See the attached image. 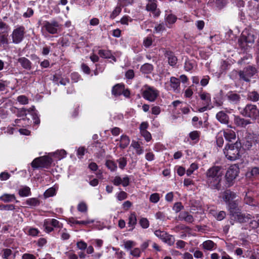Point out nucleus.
I'll return each mask as SVG.
<instances>
[{
    "label": "nucleus",
    "instance_id": "37998d69",
    "mask_svg": "<svg viewBox=\"0 0 259 259\" xmlns=\"http://www.w3.org/2000/svg\"><path fill=\"white\" fill-rule=\"evenodd\" d=\"M121 8L120 6H117L114 10L113 11L112 13L110 15V18L113 19H114L116 16H117L121 12Z\"/></svg>",
    "mask_w": 259,
    "mask_h": 259
},
{
    "label": "nucleus",
    "instance_id": "a19ab883",
    "mask_svg": "<svg viewBox=\"0 0 259 259\" xmlns=\"http://www.w3.org/2000/svg\"><path fill=\"white\" fill-rule=\"evenodd\" d=\"M106 165L111 171H115L117 169L116 164L112 160H107Z\"/></svg>",
    "mask_w": 259,
    "mask_h": 259
},
{
    "label": "nucleus",
    "instance_id": "5fc2aeb1",
    "mask_svg": "<svg viewBox=\"0 0 259 259\" xmlns=\"http://www.w3.org/2000/svg\"><path fill=\"white\" fill-rule=\"evenodd\" d=\"M17 101L21 104H26L28 102L27 98L23 95L18 96Z\"/></svg>",
    "mask_w": 259,
    "mask_h": 259
},
{
    "label": "nucleus",
    "instance_id": "2eb2a0df",
    "mask_svg": "<svg viewBox=\"0 0 259 259\" xmlns=\"http://www.w3.org/2000/svg\"><path fill=\"white\" fill-rule=\"evenodd\" d=\"M99 56L105 59H111L113 62H116V60L114 55H113L111 51L106 50H99L98 51Z\"/></svg>",
    "mask_w": 259,
    "mask_h": 259
},
{
    "label": "nucleus",
    "instance_id": "09e8293b",
    "mask_svg": "<svg viewBox=\"0 0 259 259\" xmlns=\"http://www.w3.org/2000/svg\"><path fill=\"white\" fill-rule=\"evenodd\" d=\"M140 224L143 228L146 229L149 226V223L146 218H142L140 220Z\"/></svg>",
    "mask_w": 259,
    "mask_h": 259
},
{
    "label": "nucleus",
    "instance_id": "c03bdc74",
    "mask_svg": "<svg viewBox=\"0 0 259 259\" xmlns=\"http://www.w3.org/2000/svg\"><path fill=\"white\" fill-rule=\"evenodd\" d=\"M159 199H160V196L158 193H153L150 196L149 200H150V202H151L152 203H157L159 201Z\"/></svg>",
    "mask_w": 259,
    "mask_h": 259
},
{
    "label": "nucleus",
    "instance_id": "5701e85b",
    "mask_svg": "<svg viewBox=\"0 0 259 259\" xmlns=\"http://www.w3.org/2000/svg\"><path fill=\"white\" fill-rule=\"evenodd\" d=\"M237 200H233L227 203L228 205V209L229 211L230 215L240 210L238 207Z\"/></svg>",
    "mask_w": 259,
    "mask_h": 259
},
{
    "label": "nucleus",
    "instance_id": "4c0bfd02",
    "mask_svg": "<svg viewBox=\"0 0 259 259\" xmlns=\"http://www.w3.org/2000/svg\"><path fill=\"white\" fill-rule=\"evenodd\" d=\"M226 0H215V5L216 9L218 10H222L227 5Z\"/></svg>",
    "mask_w": 259,
    "mask_h": 259
},
{
    "label": "nucleus",
    "instance_id": "bf43d9fd",
    "mask_svg": "<svg viewBox=\"0 0 259 259\" xmlns=\"http://www.w3.org/2000/svg\"><path fill=\"white\" fill-rule=\"evenodd\" d=\"M141 253V250L139 248H135L130 252L131 254L135 257H139Z\"/></svg>",
    "mask_w": 259,
    "mask_h": 259
},
{
    "label": "nucleus",
    "instance_id": "dca6fc26",
    "mask_svg": "<svg viewBox=\"0 0 259 259\" xmlns=\"http://www.w3.org/2000/svg\"><path fill=\"white\" fill-rule=\"evenodd\" d=\"M226 96L228 101L233 104L238 103L240 100V95L233 92H228Z\"/></svg>",
    "mask_w": 259,
    "mask_h": 259
},
{
    "label": "nucleus",
    "instance_id": "58836bf2",
    "mask_svg": "<svg viewBox=\"0 0 259 259\" xmlns=\"http://www.w3.org/2000/svg\"><path fill=\"white\" fill-rule=\"evenodd\" d=\"M141 71L144 73H148L150 72L153 69L152 65L146 63L141 67Z\"/></svg>",
    "mask_w": 259,
    "mask_h": 259
},
{
    "label": "nucleus",
    "instance_id": "cd10ccee",
    "mask_svg": "<svg viewBox=\"0 0 259 259\" xmlns=\"http://www.w3.org/2000/svg\"><path fill=\"white\" fill-rule=\"evenodd\" d=\"M51 156H53L57 160H61L66 156V152L64 150H57L55 152L50 154Z\"/></svg>",
    "mask_w": 259,
    "mask_h": 259
},
{
    "label": "nucleus",
    "instance_id": "e433bc0d",
    "mask_svg": "<svg viewBox=\"0 0 259 259\" xmlns=\"http://www.w3.org/2000/svg\"><path fill=\"white\" fill-rule=\"evenodd\" d=\"M248 99L253 102L258 101L259 99V94L256 91L250 92L248 94Z\"/></svg>",
    "mask_w": 259,
    "mask_h": 259
},
{
    "label": "nucleus",
    "instance_id": "c85d7f7f",
    "mask_svg": "<svg viewBox=\"0 0 259 259\" xmlns=\"http://www.w3.org/2000/svg\"><path fill=\"white\" fill-rule=\"evenodd\" d=\"M202 248L207 250H212L216 246L215 244L211 240H207L202 244Z\"/></svg>",
    "mask_w": 259,
    "mask_h": 259
},
{
    "label": "nucleus",
    "instance_id": "79ce46f5",
    "mask_svg": "<svg viewBox=\"0 0 259 259\" xmlns=\"http://www.w3.org/2000/svg\"><path fill=\"white\" fill-rule=\"evenodd\" d=\"M119 164V167L122 169H124L127 164L126 158L125 157H121L117 160Z\"/></svg>",
    "mask_w": 259,
    "mask_h": 259
},
{
    "label": "nucleus",
    "instance_id": "49530a36",
    "mask_svg": "<svg viewBox=\"0 0 259 259\" xmlns=\"http://www.w3.org/2000/svg\"><path fill=\"white\" fill-rule=\"evenodd\" d=\"M223 134H222V132L219 133L218 136H217V144L219 147H222L224 144V139L223 138Z\"/></svg>",
    "mask_w": 259,
    "mask_h": 259
},
{
    "label": "nucleus",
    "instance_id": "2f4dec72",
    "mask_svg": "<svg viewBox=\"0 0 259 259\" xmlns=\"http://www.w3.org/2000/svg\"><path fill=\"white\" fill-rule=\"evenodd\" d=\"M18 62L24 68L26 69H30L31 68V62L27 58L25 57L20 58L18 59Z\"/></svg>",
    "mask_w": 259,
    "mask_h": 259
},
{
    "label": "nucleus",
    "instance_id": "e2e57ef3",
    "mask_svg": "<svg viewBox=\"0 0 259 259\" xmlns=\"http://www.w3.org/2000/svg\"><path fill=\"white\" fill-rule=\"evenodd\" d=\"M209 79L210 77L208 75L204 76L200 81L201 85L203 87L206 86L208 83Z\"/></svg>",
    "mask_w": 259,
    "mask_h": 259
},
{
    "label": "nucleus",
    "instance_id": "052dcab7",
    "mask_svg": "<svg viewBox=\"0 0 259 259\" xmlns=\"http://www.w3.org/2000/svg\"><path fill=\"white\" fill-rule=\"evenodd\" d=\"M142 136H143L146 141H149L151 139V135L150 133L147 131H144L140 132Z\"/></svg>",
    "mask_w": 259,
    "mask_h": 259
},
{
    "label": "nucleus",
    "instance_id": "0eeeda50",
    "mask_svg": "<svg viewBox=\"0 0 259 259\" xmlns=\"http://www.w3.org/2000/svg\"><path fill=\"white\" fill-rule=\"evenodd\" d=\"M239 171V169L236 165H232L229 167L226 174V179L229 186L238 176Z\"/></svg>",
    "mask_w": 259,
    "mask_h": 259
},
{
    "label": "nucleus",
    "instance_id": "9b49d317",
    "mask_svg": "<svg viewBox=\"0 0 259 259\" xmlns=\"http://www.w3.org/2000/svg\"><path fill=\"white\" fill-rule=\"evenodd\" d=\"M154 234L169 245H172L175 242V239L173 236L167 234L165 232L160 230H156L154 232Z\"/></svg>",
    "mask_w": 259,
    "mask_h": 259
},
{
    "label": "nucleus",
    "instance_id": "423d86ee",
    "mask_svg": "<svg viewBox=\"0 0 259 259\" xmlns=\"http://www.w3.org/2000/svg\"><path fill=\"white\" fill-rule=\"evenodd\" d=\"M142 94L144 99L150 102H153L158 97L159 92L153 87L146 86Z\"/></svg>",
    "mask_w": 259,
    "mask_h": 259
},
{
    "label": "nucleus",
    "instance_id": "0e129e2a",
    "mask_svg": "<svg viewBox=\"0 0 259 259\" xmlns=\"http://www.w3.org/2000/svg\"><path fill=\"white\" fill-rule=\"evenodd\" d=\"M10 175L6 171L2 172L0 174V180L1 181H6L9 179Z\"/></svg>",
    "mask_w": 259,
    "mask_h": 259
},
{
    "label": "nucleus",
    "instance_id": "69168bd1",
    "mask_svg": "<svg viewBox=\"0 0 259 259\" xmlns=\"http://www.w3.org/2000/svg\"><path fill=\"white\" fill-rule=\"evenodd\" d=\"M39 231L36 228H31L29 229L28 233L32 236H36L38 235Z\"/></svg>",
    "mask_w": 259,
    "mask_h": 259
},
{
    "label": "nucleus",
    "instance_id": "4d7b16f0",
    "mask_svg": "<svg viewBox=\"0 0 259 259\" xmlns=\"http://www.w3.org/2000/svg\"><path fill=\"white\" fill-rule=\"evenodd\" d=\"M189 136L192 140H198L199 137V134L197 131H193L189 134Z\"/></svg>",
    "mask_w": 259,
    "mask_h": 259
},
{
    "label": "nucleus",
    "instance_id": "ea45409f",
    "mask_svg": "<svg viewBox=\"0 0 259 259\" xmlns=\"http://www.w3.org/2000/svg\"><path fill=\"white\" fill-rule=\"evenodd\" d=\"M77 210L81 212H86L88 210L87 204L84 202H80L77 205Z\"/></svg>",
    "mask_w": 259,
    "mask_h": 259
},
{
    "label": "nucleus",
    "instance_id": "de8ad7c7",
    "mask_svg": "<svg viewBox=\"0 0 259 259\" xmlns=\"http://www.w3.org/2000/svg\"><path fill=\"white\" fill-rule=\"evenodd\" d=\"M197 168H198V166L196 163H192L191 164L190 167L187 170V172H186L187 175L188 176L191 175L193 172V171L197 169Z\"/></svg>",
    "mask_w": 259,
    "mask_h": 259
},
{
    "label": "nucleus",
    "instance_id": "bb28decb",
    "mask_svg": "<svg viewBox=\"0 0 259 259\" xmlns=\"http://www.w3.org/2000/svg\"><path fill=\"white\" fill-rule=\"evenodd\" d=\"M200 99L204 102V104L209 105L211 103V96L210 95L206 92H201L199 93Z\"/></svg>",
    "mask_w": 259,
    "mask_h": 259
},
{
    "label": "nucleus",
    "instance_id": "c756f323",
    "mask_svg": "<svg viewBox=\"0 0 259 259\" xmlns=\"http://www.w3.org/2000/svg\"><path fill=\"white\" fill-rule=\"evenodd\" d=\"M123 91V84H117L114 85L112 89V94L115 96H119L122 94V92Z\"/></svg>",
    "mask_w": 259,
    "mask_h": 259
},
{
    "label": "nucleus",
    "instance_id": "4be33fe9",
    "mask_svg": "<svg viewBox=\"0 0 259 259\" xmlns=\"http://www.w3.org/2000/svg\"><path fill=\"white\" fill-rule=\"evenodd\" d=\"M223 135L225 137L226 140L228 141H231L236 138L235 133L231 130L227 129L223 132Z\"/></svg>",
    "mask_w": 259,
    "mask_h": 259
},
{
    "label": "nucleus",
    "instance_id": "13d9d810",
    "mask_svg": "<svg viewBox=\"0 0 259 259\" xmlns=\"http://www.w3.org/2000/svg\"><path fill=\"white\" fill-rule=\"evenodd\" d=\"M0 208L2 210H12L15 208V206L13 204H7L1 206Z\"/></svg>",
    "mask_w": 259,
    "mask_h": 259
},
{
    "label": "nucleus",
    "instance_id": "473e14b6",
    "mask_svg": "<svg viewBox=\"0 0 259 259\" xmlns=\"http://www.w3.org/2000/svg\"><path fill=\"white\" fill-rule=\"evenodd\" d=\"M137 223V218L135 212L132 213L128 218V226L131 227L130 230H132Z\"/></svg>",
    "mask_w": 259,
    "mask_h": 259
},
{
    "label": "nucleus",
    "instance_id": "603ef678",
    "mask_svg": "<svg viewBox=\"0 0 259 259\" xmlns=\"http://www.w3.org/2000/svg\"><path fill=\"white\" fill-rule=\"evenodd\" d=\"M117 198L119 201H122L127 198V194L124 191H121L116 194Z\"/></svg>",
    "mask_w": 259,
    "mask_h": 259
},
{
    "label": "nucleus",
    "instance_id": "680f3d73",
    "mask_svg": "<svg viewBox=\"0 0 259 259\" xmlns=\"http://www.w3.org/2000/svg\"><path fill=\"white\" fill-rule=\"evenodd\" d=\"M48 220L51 223V225L52 226H54V227H58V228L61 227V224L59 223V222L58 220L54 219H48Z\"/></svg>",
    "mask_w": 259,
    "mask_h": 259
},
{
    "label": "nucleus",
    "instance_id": "1a4fd4ad",
    "mask_svg": "<svg viewBox=\"0 0 259 259\" xmlns=\"http://www.w3.org/2000/svg\"><path fill=\"white\" fill-rule=\"evenodd\" d=\"M44 27L51 34L57 33L60 31L61 28V25L55 21L45 22Z\"/></svg>",
    "mask_w": 259,
    "mask_h": 259
},
{
    "label": "nucleus",
    "instance_id": "aec40b11",
    "mask_svg": "<svg viewBox=\"0 0 259 259\" xmlns=\"http://www.w3.org/2000/svg\"><path fill=\"white\" fill-rule=\"evenodd\" d=\"M169 84L174 91L179 92L180 91V81L179 79L175 77H170Z\"/></svg>",
    "mask_w": 259,
    "mask_h": 259
},
{
    "label": "nucleus",
    "instance_id": "20e7f679",
    "mask_svg": "<svg viewBox=\"0 0 259 259\" xmlns=\"http://www.w3.org/2000/svg\"><path fill=\"white\" fill-rule=\"evenodd\" d=\"M52 162V159L49 156H41L35 158L31 163L33 168L47 167Z\"/></svg>",
    "mask_w": 259,
    "mask_h": 259
},
{
    "label": "nucleus",
    "instance_id": "774afa93",
    "mask_svg": "<svg viewBox=\"0 0 259 259\" xmlns=\"http://www.w3.org/2000/svg\"><path fill=\"white\" fill-rule=\"evenodd\" d=\"M65 254L66 255V256L68 257L69 259H78V256L73 252H66Z\"/></svg>",
    "mask_w": 259,
    "mask_h": 259
},
{
    "label": "nucleus",
    "instance_id": "a211bd4d",
    "mask_svg": "<svg viewBox=\"0 0 259 259\" xmlns=\"http://www.w3.org/2000/svg\"><path fill=\"white\" fill-rule=\"evenodd\" d=\"M234 121L237 126L240 127H245L247 125L250 123L249 120L242 118L238 116H234Z\"/></svg>",
    "mask_w": 259,
    "mask_h": 259
},
{
    "label": "nucleus",
    "instance_id": "338daca9",
    "mask_svg": "<svg viewBox=\"0 0 259 259\" xmlns=\"http://www.w3.org/2000/svg\"><path fill=\"white\" fill-rule=\"evenodd\" d=\"M85 149L84 147H79L77 151V155L79 158H82V157L85 154Z\"/></svg>",
    "mask_w": 259,
    "mask_h": 259
},
{
    "label": "nucleus",
    "instance_id": "9d476101",
    "mask_svg": "<svg viewBox=\"0 0 259 259\" xmlns=\"http://www.w3.org/2000/svg\"><path fill=\"white\" fill-rule=\"evenodd\" d=\"M230 215L232 220H234L239 223L247 222L252 218L250 214L242 213L241 212L240 210L236 212H234V213Z\"/></svg>",
    "mask_w": 259,
    "mask_h": 259
},
{
    "label": "nucleus",
    "instance_id": "f257e3e1",
    "mask_svg": "<svg viewBox=\"0 0 259 259\" xmlns=\"http://www.w3.org/2000/svg\"><path fill=\"white\" fill-rule=\"evenodd\" d=\"M223 175V169L221 166H214L209 168L206 172V182L208 186L219 189Z\"/></svg>",
    "mask_w": 259,
    "mask_h": 259
},
{
    "label": "nucleus",
    "instance_id": "864d4df0",
    "mask_svg": "<svg viewBox=\"0 0 259 259\" xmlns=\"http://www.w3.org/2000/svg\"><path fill=\"white\" fill-rule=\"evenodd\" d=\"M91 243L95 244L96 246L98 248H101L103 244V241L101 239H94L90 241Z\"/></svg>",
    "mask_w": 259,
    "mask_h": 259
},
{
    "label": "nucleus",
    "instance_id": "72a5a7b5",
    "mask_svg": "<svg viewBox=\"0 0 259 259\" xmlns=\"http://www.w3.org/2000/svg\"><path fill=\"white\" fill-rule=\"evenodd\" d=\"M15 199L14 194H4L0 197V199L5 203L12 202Z\"/></svg>",
    "mask_w": 259,
    "mask_h": 259
},
{
    "label": "nucleus",
    "instance_id": "4468645a",
    "mask_svg": "<svg viewBox=\"0 0 259 259\" xmlns=\"http://www.w3.org/2000/svg\"><path fill=\"white\" fill-rule=\"evenodd\" d=\"M164 19L166 24L171 25L176 22L177 18L171 13L170 11H165Z\"/></svg>",
    "mask_w": 259,
    "mask_h": 259
},
{
    "label": "nucleus",
    "instance_id": "39448f33",
    "mask_svg": "<svg viewBox=\"0 0 259 259\" xmlns=\"http://www.w3.org/2000/svg\"><path fill=\"white\" fill-rule=\"evenodd\" d=\"M241 113L244 116L248 117L253 119L259 117V110L256 106L252 104H248L241 111Z\"/></svg>",
    "mask_w": 259,
    "mask_h": 259
},
{
    "label": "nucleus",
    "instance_id": "393cba45",
    "mask_svg": "<svg viewBox=\"0 0 259 259\" xmlns=\"http://www.w3.org/2000/svg\"><path fill=\"white\" fill-rule=\"evenodd\" d=\"M235 197V194L230 191H225L223 197V199L227 204L230 201H233Z\"/></svg>",
    "mask_w": 259,
    "mask_h": 259
},
{
    "label": "nucleus",
    "instance_id": "6e6d98bb",
    "mask_svg": "<svg viewBox=\"0 0 259 259\" xmlns=\"http://www.w3.org/2000/svg\"><path fill=\"white\" fill-rule=\"evenodd\" d=\"M156 33L162 32L165 30V26L163 23L157 24L154 28Z\"/></svg>",
    "mask_w": 259,
    "mask_h": 259
},
{
    "label": "nucleus",
    "instance_id": "a18cd8bd",
    "mask_svg": "<svg viewBox=\"0 0 259 259\" xmlns=\"http://www.w3.org/2000/svg\"><path fill=\"white\" fill-rule=\"evenodd\" d=\"M56 190L54 188H50L47 190L44 193L45 197H50L55 195Z\"/></svg>",
    "mask_w": 259,
    "mask_h": 259
},
{
    "label": "nucleus",
    "instance_id": "f704fd0d",
    "mask_svg": "<svg viewBox=\"0 0 259 259\" xmlns=\"http://www.w3.org/2000/svg\"><path fill=\"white\" fill-rule=\"evenodd\" d=\"M210 213H211L218 221H222L226 215V212L224 211H220L217 213L214 210H210Z\"/></svg>",
    "mask_w": 259,
    "mask_h": 259
},
{
    "label": "nucleus",
    "instance_id": "f03ea898",
    "mask_svg": "<svg viewBox=\"0 0 259 259\" xmlns=\"http://www.w3.org/2000/svg\"><path fill=\"white\" fill-rule=\"evenodd\" d=\"M240 143L237 142L234 144L226 145L224 153L227 158L231 161L237 159L240 156Z\"/></svg>",
    "mask_w": 259,
    "mask_h": 259
},
{
    "label": "nucleus",
    "instance_id": "7c9ffc66",
    "mask_svg": "<svg viewBox=\"0 0 259 259\" xmlns=\"http://www.w3.org/2000/svg\"><path fill=\"white\" fill-rule=\"evenodd\" d=\"M19 194L21 197H27L31 195L30 188L27 186H23L19 189Z\"/></svg>",
    "mask_w": 259,
    "mask_h": 259
},
{
    "label": "nucleus",
    "instance_id": "a878e982",
    "mask_svg": "<svg viewBox=\"0 0 259 259\" xmlns=\"http://www.w3.org/2000/svg\"><path fill=\"white\" fill-rule=\"evenodd\" d=\"M25 203L29 207L34 208L40 204V201L36 198H30L27 199Z\"/></svg>",
    "mask_w": 259,
    "mask_h": 259
},
{
    "label": "nucleus",
    "instance_id": "7ed1b4c3",
    "mask_svg": "<svg viewBox=\"0 0 259 259\" xmlns=\"http://www.w3.org/2000/svg\"><path fill=\"white\" fill-rule=\"evenodd\" d=\"M255 37L252 31L244 29L241 33V35L238 40V43L241 48L244 50L247 49L249 45L254 43Z\"/></svg>",
    "mask_w": 259,
    "mask_h": 259
},
{
    "label": "nucleus",
    "instance_id": "6ab92c4d",
    "mask_svg": "<svg viewBox=\"0 0 259 259\" xmlns=\"http://www.w3.org/2000/svg\"><path fill=\"white\" fill-rule=\"evenodd\" d=\"M165 56L168 59V64L170 66H175L177 63L178 59L174 54L171 52L166 51Z\"/></svg>",
    "mask_w": 259,
    "mask_h": 259
},
{
    "label": "nucleus",
    "instance_id": "f3484780",
    "mask_svg": "<svg viewBox=\"0 0 259 259\" xmlns=\"http://www.w3.org/2000/svg\"><path fill=\"white\" fill-rule=\"evenodd\" d=\"M178 219L180 221H184L189 223H192L194 221L192 215L186 211L181 212L179 215Z\"/></svg>",
    "mask_w": 259,
    "mask_h": 259
},
{
    "label": "nucleus",
    "instance_id": "f8f14e48",
    "mask_svg": "<svg viewBox=\"0 0 259 259\" xmlns=\"http://www.w3.org/2000/svg\"><path fill=\"white\" fill-rule=\"evenodd\" d=\"M255 69L252 67L249 66L239 72V76L241 78L246 81H249L250 78L255 74Z\"/></svg>",
    "mask_w": 259,
    "mask_h": 259
},
{
    "label": "nucleus",
    "instance_id": "3c124183",
    "mask_svg": "<svg viewBox=\"0 0 259 259\" xmlns=\"http://www.w3.org/2000/svg\"><path fill=\"white\" fill-rule=\"evenodd\" d=\"M135 246V243L131 240H128L124 242V248L126 249H130Z\"/></svg>",
    "mask_w": 259,
    "mask_h": 259
},
{
    "label": "nucleus",
    "instance_id": "c9c22d12",
    "mask_svg": "<svg viewBox=\"0 0 259 259\" xmlns=\"http://www.w3.org/2000/svg\"><path fill=\"white\" fill-rule=\"evenodd\" d=\"M131 146L136 150L137 154L140 155L143 153L144 150L138 142L133 141Z\"/></svg>",
    "mask_w": 259,
    "mask_h": 259
},
{
    "label": "nucleus",
    "instance_id": "6e6552de",
    "mask_svg": "<svg viewBox=\"0 0 259 259\" xmlns=\"http://www.w3.org/2000/svg\"><path fill=\"white\" fill-rule=\"evenodd\" d=\"M25 34V28L19 26L15 29L12 34L13 42L15 44L20 43L23 39Z\"/></svg>",
    "mask_w": 259,
    "mask_h": 259
},
{
    "label": "nucleus",
    "instance_id": "ddd939ff",
    "mask_svg": "<svg viewBox=\"0 0 259 259\" xmlns=\"http://www.w3.org/2000/svg\"><path fill=\"white\" fill-rule=\"evenodd\" d=\"M157 5L155 0H148L147 4L146 9L153 12L155 16L158 17L160 13V11L156 9Z\"/></svg>",
    "mask_w": 259,
    "mask_h": 259
},
{
    "label": "nucleus",
    "instance_id": "412c9836",
    "mask_svg": "<svg viewBox=\"0 0 259 259\" xmlns=\"http://www.w3.org/2000/svg\"><path fill=\"white\" fill-rule=\"evenodd\" d=\"M116 141H119V147L122 149H124L129 145L130 139L126 135H123L120 137V140H116Z\"/></svg>",
    "mask_w": 259,
    "mask_h": 259
},
{
    "label": "nucleus",
    "instance_id": "b1692460",
    "mask_svg": "<svg viewBox=\"0 0 259 259\" xmlns=\"http://www.w3.org/2000/svg\"><path fill=\"white\" fill-rule=\"evenodd\" d=\"M217 119L222 123L226 124L228 122V116L223 111H220L216 115Z\"/></svg>",
    "mask_w": 259,
    "mask_h": 259
},
{
    "label": "nucleus",
    "instance_id": "8fccbe9b",
    "mask_svg": "<svg viewBox=\"0 0 259 259\" xmlns=\"http://www.w3.org/2000/svg\"><path fill=\"white\" fill-rule=\"evenodd\" d=\"M50 225H51V223L48 220H45L44 223V227H45L46 231L48 233L51 232L53 230V228Z\"/></svg>",
    "mask_w": 259,
    "mask_h": 259
}]
</instances>
